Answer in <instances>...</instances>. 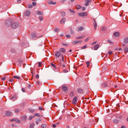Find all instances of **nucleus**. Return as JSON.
I'll list each match as a JSON object with an SVG mask.
<instances>
[{"label": "nucleus", "mask_w": 128, "mask_h": 128, "mask_svg": "<svg viewBox=\"0 0 128 128\" xmlns=\"http://www.w3.org/2000/svg\"><path fill=\"white\" fill-rule=\"evenodd\" d=\"M76 8L77 10H80L82 8V6H80V5H76Z\"/></svg>", "instance_id": "25"}, {"label": "nucleus", "mask_w": 128, "mask_h": 128, "mask_svg": "<svg viewBox=\"0 0 128 128\" xmlns=\"http://www.w3.org/2000/svg\"><path fill=\"white\" fill-rule=\"evenodd\" d=\"M79 16H88V14L86 12H82V13H79L78 14Z\"/></svg>", "instance_id": "5"}, {"label": "nucleus", "mask_w": 128, "mask_h": 128, "mask_svg": "<svg viewBox=\"0 0 128 128\" xmlns=\"http://www.w3.org/2000/svg\"><path fill=\"white\" fill-rule=\"evenodd\" d=\"M22 92H26V90H25L24 88H22Z\"/></svg>", "instance_id": "49"}, {"label": "nucleus", "mask_w": 128, "mask_h": 128, "mask_svg": "<svg viewBox=\"0 0 128 128\" xmlns=\"http://www.w3.org/2000/svg\"><path fill=\"white\" fill-rule=\"evenodd\" d=\"M36 14H37L38 16H42V14H44V13L42 12L38 11L36 12Z\"/></svg>", "instance_id": "14"}, {"label": "nucleus", "mask_w": 128, "mask_h": 128, "mask_svg": "<svg viewBox=\"0 0 128 128\" xmlns=\"http://www.w3.org/2000/svg\"><path fill=\"white\" fill-rule=\"evenodd\" d=\"M66 18H63L60 20V24H66Z\"/></svg>", "instance_id": "7"}, {"label": "nucleus", "mask_w": 128, "mask_h": 128, "mask_svg": "<svg viewBox=\"0 0 128 128\" xmlns=\"http://www.w3.org/2000/svg\"><path fill=\"white\" fill-rule=\"evenodd\" d=\"M114 122L118 123V120H115L114 121Z\"/></svg>", "instance_id": "61"}, {"label": "nucleus", "mask_w": 128, "mask_h": 128, "mask_svg": "<svg viewBox=\"0 0 128 128\" xmlns=\"http://www.w3.org/2000/svg\"><path fill=\"white\" fill-rule=\"evenodd\" d=\"M34 116L32 115L29 117V120H32V118Z\"/></svg>", "instance_id": "30"}, {"label": "nucleus", "mask_w": 128, "mask_h": 128, "mask_svg": "<svg viewBox=\"0 0 128 128\" xmlns=\"http://www.w3.org/2000/svg\"><path fill=\"white\" fill-rule=\"evenodd\" d=\"M35 116H37L38 118H40V114H34Z\"/></svg>", "instance_id": "43"}, {"label": "nucleus", "mask_w": 128, "mask_h": 128, "mask_svg": "<svg viewBox=\"0 0 128 128\" xmlns=\"http://www.w3.org/2000/svg\"><path fill=\"white\" fill-rule=\"evenodd\" d=\"M54 32H58V30H60V29H58V28H55L54 30Z\"/></svg>", "instance_id": "31"}, {"label": "nucleus", "mask_w": 128, "mask_h": 128, "mask_svg": "<svg viewBox=\"0 0 128 128\" xmlns=\"http://www.w3.org/2000/svg\"><path fill=\"white\" fill-rule=\"evenodd\" d=\"M10 122H17V124L20 123V120L18 118H13L11 120Z\"/></svg>", "instance_id": "10"}, {"label": "nucleus", "mask_w": 128, "mask_h": 128, "mask_svg": "<svg viewBox=\"0 0 128 128\" xmlns=\"http://www.w3.org/2000/svg\"><path fill=\"white\" fill-rule=\"evenodd\" d=\"M62 90L64 92H68V88L66 86H62Z\"/></svg>", "instance_id": "16"}, {"label": "nucleus", "mask_w": 128, "mask_h": 128, "mask_svg": "<svg viewBox=\"0 0 128 128\" xmlns=\"http://www.w3.org/2000/svg\"><path fill=\"white\" fill-rule=\"evenodd\" d=\"M32 6H36V2H33L32 3Z\"/></svg>", "instance_id": "36"}, {"label": "nucleus", "mask_w": 128, "mask_h": 128, "mask_svg": "<svg viewBox=\"0 0 128 128\" xmlns=\"http://www.w3.org/2000/svg\"><path fill=\"white\" fill-rule=\"evenodd\" d=\"M78 103V97L75 96L72 100V104H76Z\"/></svg>", "instance_id": "3"}, {"label": "nucleus", "mask_w": 128, "mask_h": 128, "mask_svg": "<svg viewBox=\"0 0 128 128\" xmlns=\"http://www.w3.org/2000/svg\"><path fill=\"white\" fill-rule=\"evenodd\" d=\"M98 46H100V44H98L95 45L94 48V50H96L98 48Z\"/></svg>", "instance_id": "20"}, {"label": "nucleus", "mask_w": 128, "mask_h": 128, "mask_svg": "<svg viewBox=\"0 0 128 128\" xmlns=\"http://www.w3.org/2000/svg\"><path fill=\"white\" fill-rule=\"evenodd\" d=\"M69 10L70 12H72V14H74V11L72 10V9H70Z\"/></svg>", "instance_id": "44"}, {"label": "nucleus", "mask_w": 128, "mask_h": 128, "mask_svg": "<svg viewBox=\"0 0 128 128\" xmlns=\"http://www.w3.org/2000/svg\"><path fill=\"white\" fill-rule=\"evenodd\" d=\"M86 64L88 66H90V62H86Z\"/></svg>", "instance_id": "50"}, {"label": "nucleus", "mask_w": 128, "mask_h": 128, "mask_svg": "<svg viewBox=\"0 0 128 128\" xmlns=\"http://www.w3.org/2000/svg\"><path fill=\"white\" fill-rule=\"evenodd\" d=\"M6 116H12V112H10V111H8L6 112Z\"/></svg>", "instance_id": "12"}, {"label": "nucleus", "mask_w": 128, "mask_h": 128, "mask_svg": "<svg viewBox=\"0 0 128 128\" xmlns=\"http://www.w3.org/2000/svg\"><path fill=\"white\" fill-rule=\"evenodd\" d=\"M48 4H56V2H52V0H50L48 2Z\"/></svg>", "instance_id": "19"}, {"label": "nucleus", "mask_w": 128, "mask_h": 128, "mask_svg": "<svg viewBox=\"0 0 128 128\" xmlns=\"http://www.w3.org/2000/svg\"><path fill=\"white\" fill-rule=\"evenodd\" d=\"M60 52H62V54H64V52H66V49H64V48H61L60 50Z\"/></svg>", "instance_id": "15"}, {"label": "nucleus", "mask_w": 128, "mask_h": 128, "mask_svg": "<svg viewBox=\"0 0 128 128\" xmlns=\"http://www.w3.org/2000/svg\"><path fill=\"white\" fill-rule=\"evenodd\" d=\"M108 42L109 44H112V42L110 40H108Z\"/></svg>", "instance_id": "42"}, {"label": "nucleus", "mask_w": 128, "mask_h": 128, "mask_svg": "<svg viewBox=\"0 0 128 128\" xmlns=\"http://www.w3.org/2000/svg\"><path fill=\"white\" fill-rule=\"evenodd\" d=\"M34 128V124H32L30 125V128Z\"/></svg>", "instance_id": "29"}, {"label": "nucleus", "mask_w": 128, "mask_h": 128, "mask_svg": "<svg viewBox=\"0 0 128 128\" xmlns=\"http://www.w3.org/2000/svg\"><path fill=\"white\" fill-rule=\"evenodd\" d=\"M118 50H122V48H120L118 49Z\"/></svg>", "instance_id": "64"}, {"label": "nucleus", "mask_w": 128, "mask_h": 128, "mask_svg": "<svg viewBox=\"0 0 128 128\" xmlns=\"http://www.w3.org/2000/svg\"><path fill=\"white\" fill-rule=\"evenodd\" d=\"M15 112H20V109H18V108L16 109L15 110Z\"/></svg>", "instance_id": "41"}, {"label": "nucleus", "mask_w": 128, "mask_h": 128, "mask_svg": "<svg viewBox=\"0 0 128 128\" xmlns=\"http://www.w3.org/2000/svg\"><path fill=\"white\" fill-rule=\"evenodd\" d=\"M39 19L40 20H44V17L42 16H40L39 17Z\"/></svg>", "instance_id": "38"}, {"label": "nucleus", "mask_w": 128, "mask_h": 128, "mask_svg": "<svg viewBox=\"0 0 128 128\" xmlns=\"http://www.w3.org/2000/svg\"><path fill=\"white\" fill-rule=\"evenodd\" d=\"M36 78H37V79L40 78V76H38V74H36Z\"/></svg>", "instance_id": "46"}, {"label": "nucleus", "mask_w": 128, "mask_h": 128, "mask_svg": "<svg viewBox=\"0 0 128 128\" xmlns=\"http://www.w3.org/2000/svg\"><path fill=\"white\" fill-rule=\"evenodd\" d=\"M13 78H17V80H20V77L18 76H14Z\"/></svg>", "instance_id": "28"}, {"label": "nucleus", "mask_w": 128, "mask_h": 128, "mask_svg": "<svg viewBox=\"0 0 128 128\" xmlns=\"http://www.w3.org/2000/svg\"><path fill=\"white\" fill-rule=\"evenodd\" d=\"M42 66V62H38V66Z\"/></svg>", "instance_id": "51"}, {"label": "nucleus", "mask_w": 128, "mask_h": 128, "mask_svg": "<svg viewBox=\"0 0 128 128\" xmlns=\"http://www.w3.org/2000/svg\"><path fill=\"white\" fill-rule=\"evenodd\" d=\"M30 12L29 10H26L24 12V16H30Z\"/></svg>", "instance_id": "4"}, {"label": "nucleus", "mask_w": 128, "mask_h": 128, "mask_svg": "<svg viewBox=\"0 0 128 128\" xmlns=\"http://www.w3.org/2000/svg\"><path fill=\"white\" fill-rule=\"evenodd\" d=\"M11 24H12V22L10 20H7L6 22V25L8 26H10Z\"/></svg>", "instance_id": "13"}, {"label": "nucleus", "mask_w": 128, "mask_h": 128, "mask_svg": "<svg viewBox=\"0 0 128 128\" xmlns=\"http://www.w3.org/2000/svg\"><path fill=\"white\" fill-rule=\"evenodd\" d=\"M84 38V35H82L81 36H78L76 38V40H80L82 38Z\"/></svg>", "instance_id": "17"}, {"label": "nucleus", "mask_w": 128, "mask_h": 128, "mask_svg": "<svg viewBox=\"0 0 128 128\" xmlns=\"http://www.w3.org/2000/svg\"><path fill=\"white\" fill-rule=\"evenodd\" d=\"M82 10H86V8L82 7Z\"/></svg>", "instance_id": "56"}, {"label": "nucleus", "mask_w": 128, "mask_h": 128, "mask_svg": "<svg viewBox=\"0 0 128 128\" xmlns=\"http://www.w3.org/2000/svg\"><path fill=\"white\" fill-rule=\"evenodd\" d=\"M52 66H53V68H56V65L54 64H52Z\"/></svg>", "instance_id": "53"}, {"label": "nucleus", "mask_w": 128, "mask_h": 128, "mask_svg": "<svg viewBox=\"0 0 128 128\" xmlns=\"http://www.w3.org/2000/svg\"><path fill=\"white\" fill-rule=\"evenodd\" d=\"M88 48V46L86 45L84 46L82 48V50H84Z\"/></svg>", "instance_id": "37"}, {"label": "nucleus", "mask_w": 128, "mask_h": 128, "mask_svg": "<svg viewBox=\"0 0 128 128\" xmlns=\"http://www.w3.org/2000/svg\"><path fill=\"white\" fill-rule=\"evenodd\" d=\"M88 40H90V38H87L86 39H85L84 42H88Z\"/></svg>", "instance_id": "45"}, {"label": "nucleus", "mask_w": 128, "mask_h": 128, "mask_svg": "<svg viewBox=\"0 0 128 128\" xmlns=\"http://www.w3.org/2000/svg\"><path fill=\"white\" fill-rule=\"evenodd\" d=\"M18 62H19L20 64H22V60H18Z\"/></svg>", "instance_id": "54"}, {"label": "nucleus", "mask_w": 128, "mask_h": 128, "mask_svg": "<svg viewBox=\"0 0 128 128\" xmlns=\"http://www.w3.org/2000/svg\"><path fill=\"white\" fill-rule=\"evenodd\" d=\"M82 42V40H76V41H74L72 42V44H80Z\"/></svg>", "instance_id": "9"}, {"label": "nucleus", "mask_w": 128, "mask_h": 128, "mask_svg": "<svg viewBox=\"0 0 128 128\" xmlns=\"http://www.w3.org/2000/svg\"><path fill=\"white\" fill-rule=\"evenodd\" d=\"M78 32H80L84 30V27H79L77 28Z\"/></svg>", "instance_id": "24"}, {"label": "nucleus", "mask_w": 128, "mask_h": 128, "mask_svg": "<svg viewBox=\"0 0 128 128\" xmlns=\"http://www.w3.org/2000/svg\"><path fill=\"white\" fill-rule=\"evenodd\" d=\"M78 92L80 94H81V92H82V89H78Z\"/></svg>", "instance_id": "34"}, {"label": "nucleus", "mask_w": 128, "mask_h": 128, "mask_svg": "<svg viewBox=\"0 0 128 128\" xmlns=\"http://www.w3.org/2000/svg\"><path fill=\"white\" fill-rule=\"evenodd\" d=\"M41 126L42 128H46V126L44 124H42Z\"/></svg>", "instance_id": "47"}, {"label": "nucleus", "mask_w": 128, "mask_h": 128, "mask_svg": "<svg viewBox=\"0 0 128 128\" xmlns=\"http://www.w3.org/2000/svg\"><path fill=\"white\" fill-rule=\"evenodd\" d=\"M10 82H14V80L13 79H10Z\"/></svg>", "instance_id": "59"}, {"label": "nucleus", "mask_w": 128, "mask_h": 128, "mask_svg": "<svg viewBox=\"0 0 128 128\" xmlns=\"http://www.w3.org/2000/svg\"><path fill=\"white\" fill-rule=\"evenodd\" d=\"M124 44H122V46H126V44H128V38L125 37L124 40Z\"/></svg>", "instance_id": "2"}, {"label": "nucleus", "mask_w": 128, "mask_h": 128, "mask_svg": "<svg viewBox=\"0 0 128 128\" xmlns=\"http://www.w3.org/2000/svg\"><path fill=\"white\" fill-rule=\"evenodd\" d=\"M121 128H126V126H122Z\"/></svg>", "instance_id": "60"}, {"label": "nucleus", "mask_w": 128, "mask_h": 128, "mask_svg": "<svg viewBox=\"0 0 128 128\" xmlns=\"http://www.w3.org/2000/svg\"><path fill=\"white\" fill-rule=\"evenodd\" d=\"M113 36H115V38H119L120 34L119 32H114V34H113Z\"/></svg>", "instance_id": "8"}, {"label": "nucleus", "mask_w": 128, "mask_h": 128, "mask_svg": "<svg viewBox=\"0 0 128 128\" xmlns=\"http://www.w3.org/2000/svg\"><path fill=\"white\" fill-rule=\"evenodd\" d=\"M66 36L68 38H70V35H66Z\"/></svg>", "instance_id": "52"}, {"label": "nucleus", "mask_w": 128, "mask_h": 128, "mask_svg": "<svg viewBox=\"0 0 128 128\" xmlns=\"http://www.w3.org/2000/svg\"><path fill=\"white\" fill-rule=\"evenodd\" d=\"M2 80H6V77H4L2 78Z\"/></svg>", "instance_id": "58"}, {"label": "nucleus", "mask_w": 128, "mask_h": 128, "mask_svg": "<svg viewBox=\"0 0 128 128\" xmlns=\"http://www.w3.org/2000/svg\"><path fill=\"white\" fill-rule=\"evenodd\" d=\"M36 124H37V126L38 124V122H42V120H40V118H37L36 120Z\"/></svg>", "instance_id": "22"}, {"label": "nucleus", "mask_w": 128, "mask_h": 128, "mask_svg": "<svg viewBox=\"0 0 128 128\" xmlns=\"http://www.w3.org/2000/svg\"><path fill=\"white\" fill-rule=\"evenodd\" d=\"M21 0H18L17 2H20Z\"/></svg>", "instance_id": "63"}, {"label": "nucleus", "mask_w": 128, "mask_h": 128, "mask_svg": "<svg viewBox=\"0 0 128 128\" xmlns=\"http://www.w3.org/2000/svg\"><path fill=\"white\" fill-rule=\"evenodd\" d=\"M90 2H92V0H85V6H88V4H90Z\"/></svg>", "instance_id": "11"}, {"label": "nucleus", "mask_w": 128, "mask_h": 128, "mask_svg": "<svg viewBox=\"0 0 128 128\" xmlns=\"http://www.w3.org/2000/svg\"><path fill=\"white\" fill-rule=\"evenodd\" d=\"M106 30V28L104 26L102 27V30Z\"/></svg>", "instance_id": "48"}, {"label": "nucleus", "mask_w": 128, "mask_h": 128, "mask_svg": "<svg viewBox=\"0 0 128 128\" xmlns=\"http://www.w3.org/2000/svg\"><path fill=\"white\" fill-rule=\"evenodd\" d=\"M61 14V16H62V18H64V16H66V12H60Z\"/></svg>", "instance_id": "21"}, {"label": "nucleus", "mask_w": 128, "mask_h": 128, "mask_svg": "<svg viewBox=\"0 0 128 128\" xmlns=\"http://www.w3.org/2000/svg\"><path fill=\"white\" fill-rule=\"evenodd\" d=\"M96 44V42H93L92 44V45H94V44Z\"/></svg>", "instance_id": "55"}, {"label": "nucleus", "mask_w": 128, "mask_h": 128, "mask_svg": "<svg viewBox=\"0 0 128 128\" xmlns=\"http://www.w3.org/2000/svg\"><path fill=\"white\" fill-rule=\"evenodd\" d=\"M32 8V4H29L28 5V8Z\"/></svg>", "instance_id": "33"}, {"label": "nucleus", "mask_w": 128, "mask_h": 128, "mask_svg": "<svg viewBox=\"0 0 128 128\" xmlns=\"http://www.w3.org/2000/svg\"><path fill=\"white\" fill-rule=\"evenodd\" d=\"M63 72H67L66 70H63Z\"/></svg>", "instance_id": "62"}, {"label": "nucleus", "mask_w": 128, "mask_h": 128, "mask_svg": "<svg viewBox=\"0 0 128 128\" xmlns=\"http://www.w3.org/2000/svg\"><path fill=\"white\" fill-rule=\"evenodd\" d=\"M36 34L33 33V34H32L31 38H32V40H34V38H36Z\"/></svg>", "instance_id": "23"}, {"label": "nucleus", "mask_w": 128, "mask_h": 128, "mask_svg": "<svg viewBox=\"0 0 128 128\" xmlns=\"http://www.w3.org/2000/svg\"><path fill=\"white\" fill-rule=\"evenodd\" d=\"M54 56H55L56 58H60V56H62V54H60V52L58 51H56L54 52Z\"/></svg>", "instance_id": "1"}, {"label": "nucleus", "mask_w": 128, "mask_h": 128, "mask_svg": "<svg viewBox=\"0 0 128 128\" xmlns=\"http://www.w3.org/2000/svg\"><path fill=\"white\" fill-rule=\"evenodd\" d=\"M66 0H60V4H64V2H66Z\"/></svg>", "instance_id": "35"}, {"label": "nucleus", "mask_w": 128, "mask_h": 128, "mask_svg": "<svg viewBox=\"0 0 128 128\" xmlns=\"http://www.w3.org/2000/svg\"><path fill=\"white\" fill-rule=\"evenodd\" d=\"M108 54L109 56H110L111 54H112V51L108 52Z\"/></svg>", "instance_id": "40"}, {"label": "nucleus", "mask_w": 128, "mask_h": 128, "mask_svg": "<svg viewBox=\"0 0 128 128\" xmlns=\"http://www.w3.org/2000/svg\"><path fill=\"white\" fill-rule=\"evenodd\" d=\"M18 98H16V96H12V98H11V100H17Z\"/></svg>", "instance_id": "26"}, {"label": "nucleus", "mask_w": 128, "mask_h": 128, "mask_svg": "<svg viewBox=\"0 0 128 128\" xmlns=\"http://www.w3.org/2000/svg\"><path fill=\"white\" fill-rule=\"evenodd\" d=\"M18 26V23H13L12 25V28H16Z\"/></svg>", "instance_id": "6"}, {"label": "nucleus", "mask_w": 128, "mask_h": 128, "mask_svg": "<svg viewBox=\"0 0 128 128\" xmlns=\"http://www.w3.org/2000/svg\"><path fill=\"white\" fill-rule=\"evenodd\" d=\"M94 30H96V27L98 26V25L96 24V20H94Z\"/></svg>", "instance_id": "18"}, {"label": "nucleus", "mask_w": 128, "mask_h": 128, "mask_svg": "<svg viewBox=\"0 0 128 128\" xmlns=\"http://www.w3.org/2000/svg\"><path fill=\"white\" fill-rule=\"evenodd\" d=\"M61 56L62 58V62H64V55L61 54Z\"/></svg>", "instance_id": "39"}, {"label": "nucleus", "mask_w": 128, "mask_h": 128, "mask_svg": "<svg viewBox=\"0 0 128 128\" xmlns=\"http://www.w3.org/2000/svg\"><path fill=\"white\" fill-rule=\"evenodd\" d=\"M52 126H53V128H56V124H54L52 125Z\"/></svg>", "instance_id": "57"}, {"label": "nucleus", "mask_w": 128, "mask_h": 128, "mask_svg": "<svg viewBox=\"0 0 128 128\" xmlns=\"http://www.w3.org/2000/svg\"><path fill=\"white\" fill-rule=\"evenodd\" d=\"M29 112H34V110L30 108H29Z\"/></svg>", "instance_id": "27"}, {"label": "nucleus", "mask_w": 128, "mask_h": 128, "mask_svg": "<svg viewBox=\"0 0 128 128\" xmlns=\"http://www.w3.org/2000/svg\"><path fill=\"white\" fill-rule=\"evenodd\" d=\"M124 52H128V48L127 47L124 48Z\"/></svg>", "instance_id": "32"}]
</instances>
